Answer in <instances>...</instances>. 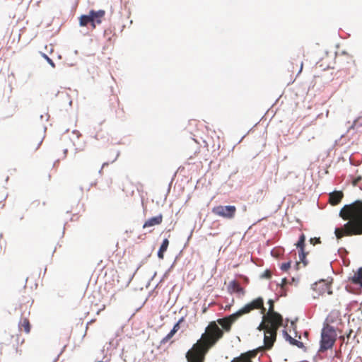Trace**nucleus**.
<instances>
[{
    "instance_id": "1",
    "label": "nucleus",
    "mask_w": 362,
    "mask_h": 362,
    "mask_svg": "<svg viewBox=\"0 0 362 362\" xmlns=\"http://www.w3.org/2000/svg\"><path fill=\"white\" fill-rule=\"evenodd\" d=\"M339 216L346 223L343 228H336L334 233L338 239L344 235L362 234V200H356L349 204H346L341 209Z\"/></svg>"
},
{
    "instance_id": "2",
    "label": "nucleus",
    "mask_w": 362,
    "mask_h": 362,
    "mask_svg": "<svg viewBox=\"0 0 362 362\" xmlns=\"http://www.w3.org/2000/svg\"><path fill=\"white\" fill-rule=\"evenodd\" d=\"M209 328L208 335L203 334L201 339L186 353L187 362H204L209 349L222 337L223 332L215 322L211 323Z\"/></svg>"
},
{
    "instance_id": "3",
    "label": "nucleus",
    "mask_w": 362,
    "mask_h": 362,
    "mask_svg": "<svg viewBox=\"0 0 362 362\" xmlns=\"http://www.w3.org/2000/svg\"><path fill=\"white\" fill-rule=\"evenodd\" d=\"M263 299L261 297H259L253 300L252 302L246 304L235 313H233L226 317L218 319V322L225 330L228 331L230 329L231 325L243 315L247 314L254 309H261L262 313H264L266 309L263 307Z\"/></svg>"
},
{
    "instance_id": "4",
    "label": "nucleus",
    "mask_w": 362,
    "mask_h": 362,
    "mask_svg": "<svg viewBox=\"0 0 362 362\" xmlns=\"http://www.w3.org/2000/svg\"><path fill=\"white\" fill-rule=\"evenodd\" d=\"M274 322H269L264 332V343L267 349L273 346L276 340V333L279 327L283 325V317L280 314L274 313Z\"/></svg>"
},
{
    "instance_id": "5",
    "label": "nucleus",
    "mask_w": 362,
    "mask_h": 362,
    "mask_svg": "<svg viewBox=\"0 0 362 362\" xmlns=\"http://www.w3.org/2000/svg\"><path fill=\"white\" fill-rule=\"evenodd\" d=\"M335 341V330L331 326L323 327L321 332L320 347L319 351L331 349Z\"/></svg>"
},
{
    "instance_id": "6",
    "label": "nucleus",
    "mask_w": 362,
    "mask_h": 362,
    "mask_svg": "<svg viewBox=\"0 0 362 362\" xmlns=\"http://www.w3.org/2000/svg\"><path fill=\"white\" fill-rule=\"evenodd\" d=\"M236 212L235 206H216L212 209V213L218 216L223 217L226 219H232L234 218Z\"/></svg>"
},
{
    "instance_id": "7",
    "label": "nucleus",
    "mask_w": 362,
    "mask_h": 362,
    "mask_svg": "<svg viewBox=\"0 0 362 362\" xmlns=\"http://www.w3.org/2000/svg\"><path fill=\"white\" fill-rule=\"evenodd\" d=\"M163 220L162 214H159L156 216L148 218L144 224L143 228H146L152 226H155L161 223Z\"/></svg>"
},
{
    "instance_id": "8",
    "label": "nucleus",
    "mask_w": 362,
    "mask_h": 362,
    "mask_svg": "<svg viewBox=\"0 0 362 362\" xmlns=\"http://www.w3.org/2000/svg\"><path fill=\"white\" fill-rule=\"evenodd\" d=\"M228 291L229 293H244V289L240 286L238 282L235 280L231 281L228 286Z\"/></svg>"
},
{
    "instance_id": "9",
    "label": "nucleus",
    "mask_w": 362,
    "mask_h": 362,
    "mask_svg": "<svg viewBox=\"0 0 362 362\" xmlns=\"http://www.w3.org/2000/svg\"><path fill=\"white\" fill-rule=\"evenodd\" d=\"M343 197V193L341 191H335L329 194V202L332 205H336L339 203Z\"/></svg>"
},
{
    "instance_id": "10",
    "label": "nucleus",
    "mask_w": 362,
    "mask_h": 362,
    "mask_svg": "<svg viewBox=\"0 0 362 362\" xmlns=\"http://www.w3.org/2000/svg\"><path fill=\"white\" fill-rule=\"evenodd\" d=\"M353 284H358L362 287V267H360L358 271L350 278Z\"/></svg>"
},
{
    "instance_id": "11",
    "label": "nucleus",
    "mask_w": 362,
    "mask_h": 362,
    "mask_svg": "<svg viewBox=\"0 0 362 362\" xmlns=\"http://www.w3.org/2000/svg\"><path fill=\"white\" fill-rule=\"evenodd\" d=\"M283 335L284 337V338L289 341V343L292 345H294V346H298V348H302L303 347V343L297 340V339H295L293 338H292L288 333L286 330H284L283 331Z\"/></svg>"
},
{
    "instance_id": "12",
    "label": "nucleus",
    "mask_w": 362,
    "mask_h": 362,
    "mask_svg": "<svg viewBox=\"0 0 362 362\" xmlns=\"http://www.w3.org/2000/svg\"><path fill=\"white\" fill-rule=\"evenodd\" d=\"M92 22H93V16L90 11L88 15H82L81 16L79 24L81 26H86L89 23L92 25Z\"/></svg>"
},
{
    "instance_id": "13",
    "label": "nucleus",
    "mask_w": 362,
    "mask_h": 362,
    "mask_svg": "<svg viewBox=\"0 0 362 362\" xmlns=\"http://www.w3.org/2000/svg\"><path fill=\"white\" fill-rule=\"evenodd\" d=\"M168 245H169V241L167 238H165L162 243H161V245L158 251V257L160 258V259H163V256H164V252L167 250L168 249Z\"/></svg>"
},
{
    "instance_id": "14",
    "label": "nucleus",
    "mask_w": 362,
    "mask_h": 362,
    "mask_svg": "<svg viewBox=\"0 0 362 362\" xmlns=\"http://www.w3.org/2000/svg\"><path fill=\"white\" fill-rule=\"evenodd\" d=\"M268 303L269 304V308L268 312V316L269 322H274V313L279 314L274 310V301L273 300H269Z\"/></svg>"
},
{
    "instance_id": "15",
    "label": "nucleus",
    "mask_w": 362,
    "mask_h": 362,
    "mask_svg": "<svg viewBox=\"0 0 362 362\" xmlns=\"http://www.w3.org/2000/svg\"><path fill=\"white\" fill-rule=\"evenodd\" d=\"M19 326L21 327H23L24 331L26 333H29L30 332V326L29 320L27 318L22 319L21 320V322H19Z\"/></svg>"
},
{
    "instance_id": "16",
    "label": "nucleus",
    "mask_w": 362,
    "mask_h": 362,
    "mask_svg": "<svg viewBox=\"0 0 362 362\" xmlns=\"http://www.w3.org/2000/svg\"><path fill=\"white\" fill-rule=\"evenodd\" d=\"M231 362H252L250 357L247 354H242L239 357L234 358Z\"/></svg>"
},
{
    "instance_id": "17",
    "label": "nucleus",
    "mask_w": 362,
    "mask_h": 362,
    "mask_svg": "<svg viewBox=\"0 0 362 362\" xmlns=\"http://www.w3.org/2000/svg\"><path fill=\"white\" fill-rule=\"evenodd\" d=\"M305 241V236L303 233H302L300 235L297 243L296 244L297 248H298L299 250H304Z\"/></svg>"
},
{
    "instance_id": "18",
    "label": "nucleus",
    "mask_w": 362,
    "mask_h": 362,
    "mask_svg": "<svg viewBox=\"0 0 362 362\" xmlns=\"http://www.w3.org/2000/svg\"><path fill=\"white\" fill-rule=\"evenodd\" d=\"M306 255L307 253L304 251V250H299V259L300 261L303 263V264L305 266L307 265L308 262L306 261Z\"/></svg>"
},
{
    "instance_id": "19",
    "label": "nucleus",
    "mask_w": 362,
    "mask_h": 362,
    "mask_svg": "<svg viewBox=\"0 0 362 362\" xmlns=\"http://www.w3.org/2000/svg\"><path fill=\"white\" fill-rule=\"evenodd\" d=\"M183 321V317L180 318L173 326V329L170 330L171 335H174L180 329V324Z\"/></svg>"
},
{
    "instance_id": "20",
    "label": "nucleus",
    "mask_w": 362,
    "mask_h": 362,
    "mask_svg": "<svg viewBox=\"0 0 362 362\" xmlns=\"http://www.w3.org/2000/svg\"><path fill=\"white\" fill-rule=\"evenodd\" d=\"M90 13L93 15H97L98 18H103V17L105 16V11L104 10H98L97 11L91 10Z\"/></svg>"
},
{
    "instance_id": "21",
    "label": "nucleus",
    "mask_w": 362,
    "mask_h": 362,
    "mask_svg": "<svg viewBox=\"0 0 362 362\" xmlns=\"http://www.w3.org/2000/svg\"><path fill=\"white\" fill-rule=\"evenodd\" d=\"M102 22V19L100 18H98L97 15H93V22H92V27L93 28H95L96 24H100Z\"/></svg>"
},
{
    "instance_id": "22",
    "label": "nucleus",
    "mask_w": 362,
    "mask_h": 362,
    "mask_svg": "<svg viewBox=\"0 0 362 362\" xmlns=\"http://www.w3.org/2000/svg\"><path fill=\"white\" fill-rule=\"evenodd\" d=\"M42 57L46 59V61L52 66V67H55V64L54 62L45 54H42Z\"/></svg>"
},
{
    "instance_id": "23",
    "label": "nucleus",
    "mask_w": 362,
    "mask_h": 362,
    "mask_svg": "<svg viewBox=\"0 0 362 362\" xmlns=\"http://www.w3.org/2000/svg\"><path fill=\"white\" fill-rule=\"evenodd\" d=\"M291 267V262L283 263L281 266V269L282 271H287Z\"/></svg>"
},
{
    "instance_id": "24",
    "label": "nucleus",
    "mask_w": 362,
    "mask_h": 362,
    "mask_svg": "<svg viewBox=\"0 0 362 362\" xmlns=\"http://www.w3.org/2000/svg\"><path fill=\"white\" fill-rule=\"evenodd\" d=\"M272 276V274L269 270H265L262 274L261 278L269 279Z\"/></svg>"
},
{
    "instance_id": "25",
    "label": "nucleus",
    "mask_w": 362,
    "mask_h": 362,
    "mask_svg": "<svg viewBox=\"0 0 362 362\" xmlns=\"http://www.w3.org/2000/svg\"><path fill=\"white\" fill-rule=\"evenodd\" d=\"M173 335H171V332H170L162 340L161 344L166 343Z\"/></svg>"
},
{
    "instance_id": "26",
    "label": "nucleus",
    "mask_w": 362,
    "mask_h": 362,
    "mask_svg": "<svg viewBox=\"0 0 362 362\" xmlns=\"http://www.w3.org/2000/svg\"><path fill=\"white\" fill-rule=\"evenodd\" d=\"M288 284V281L286 278H283L281 280V284H279L281 286V288H283L284 286Z\"/></svg>"
},
{
    "instance_id": "27",
    "label": "nucleus",
    "mask_w": 362,
    "mask_h": 362,
    "mask_svg": "<svg viewBox=\"0 0 362 362\" xmlns=\"http://www.w3.org/2000/svg\"><path fill=\"white\" fill-rule=\"evenodd\" d=\"M310 242L313 245H315L317 243H320V238H310Z\"/></svg>"
},
{
    "instance_id": "28",
    "label": "nucleus",
    "mask_w": 362,
    "mask_h": 362,
    "mask_svg": "<svg viewBox=\"0 0 362 362\" xmlns=\"http://www.w3.org/2000/svg\"><path fill=\"white\" fill-rule=\"evenodd\" d=\"M267 325H263V323H262V322L259 324V325L258 326L257 329H259V330H260V331H261V330H262V329H267Z\"/></svg>"
},
{
    "instance_id": "29",
    "label": "nucleus",
    "mask_w": 362,
    "mask_h": 362,
    "mask_svg": "<svg viewBox=\"0 0 362 362\" xmlns=\"http://www.w3.org/2000/svg\"><path fill=\"white\" fill-rule=\"evenodd\" d=\"M361 179H362V177L361 176H358V177L354 179L353 180V185H356Z\"/></svg>"
},
{
    "instance_id": "30",
    "label": "nucleus",
    "mask_w": 362,
    "mask_h": 362,
    "mask_svg": "<svg viewBox=\"0 0 362 362\" xmlns=\"http://www.w3.org/2000/svg\"><path fill=\"white\" fill-rule=\"evenodd\" d=\"M108 164H109V163H108L107 162H105V163H103L102 167H101L100 170H99V173H100V174H101V173H102V172H103V169L105 166H107V165H108Z\"/></svg>"
},
{
    "instance_id": "31",
    "label": "nucleus",
    "mask_w": 362,
    "mask_h": 362,
    "mask_svg": "<svg viewBox=\"0 0 362 362\" xmlns=\"http://www.w3.org/2000/svg\"><path fill=\"white\" fill-rule=\"evenodd\" d=\"M357 125H358V119H356V120H354V122L352 126L351 127V128H354Z\"/></svg>"
},
{
    "instance_id": "32",
    "label": "nucleus",
    "mask_w": 362,
    "mask_h": 362,
    "mask_svg": "<svg viewBox=\"0 0 362 362\" xmlns=\"http://www.w3.org/2000/svg\"><path fill=\"white\" fill-rule=\"evenodd\" d=\"M302 69H303V62H301L300 68L299 72H300V71H302Z\"/></svg>"
},
{
    "instance_id": "33",
    "label": "nucleus",
    "mask_w": 362,
    "mask_h": 362,
    "mask_svg": "<svg viewBox=\"0 0 362 362\" xmlns=\"http://www.w3.org/2000/svg\"><path fill=\"white\" fill-rule=\"evenodd\" d=\"M66 153H67V149H64V156H66Z\"/></svg>"
},
{
    "instance_id": "34",
    "label": "nucleus",
    "mask_w": 362,
    "mask_h": 362,
    "mask_svg": "<svg viewBox=\"0 0 362 362\" xmlns=\"http://www.w3.org/2000/svg\"><path fill=\"white\" fill-rule=\"evenodd\" d=\"M118 156H119V153H117V156H116V157H115V160H112V162H114V161L117 158V157H118Z\"/></svg>"
},
{
    "instance_id": "35",
    "label": "nucleus",
    "mask_w": 362,
    "mask_h": 362,
    "mask_svg": "<svg viewBox=\"0 0 362 362\" xmlns=\"http://www.w3.org/2000/svg\"><path fill=\"white\" fill-rule=\"evenodd\" d=\"M294 280H295V279H294V278H292V279H291V281H294Z\"/></svg>"
},
{
    "instance_id": "36",
    "label": "nucleus",
    "mask_w": 362,
    "mask_h": 362,
    "mask_svg": "<svg viewBox=\"0 0 362 362\" xmlns=\"http://www.w3.org/2000/svg\"><path fill=\"white\" fill-rule=\"evenodd\" d=\"M360 189H362V185L360 186Z\"/></svg>"
}]
</instances>
